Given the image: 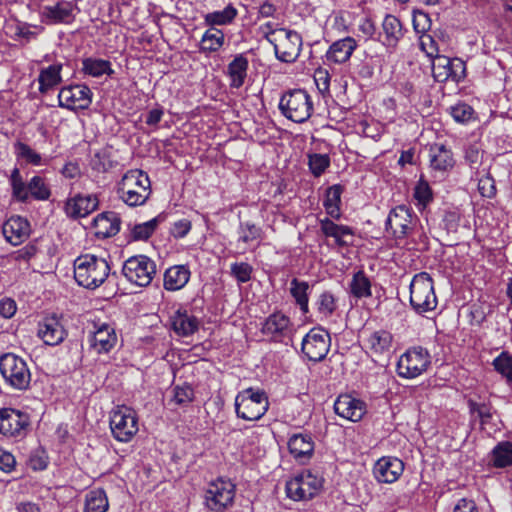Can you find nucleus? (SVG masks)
<instances>
[{"label": "nucleus", "mask_w": 512, "mask_h": 512, "mask_svg": "<svg viewBox=\"0 0 512 512\" xmlns=\"http://www.w3.org/2000/svg\"><path fill=\"white\" fill-rule=\"evenodd\" d=\"M109 273L110 266L103 257L85 254L74 261V278L84 288L96 289L104 283Z\"/></svg>", "instance_id": "1"}, {"label": "nucleus", "mask_w": 512, "mask_h": 512, "mask_svg": "<svg viewBox=\"0 0 512 512\" xmlns=\"http://www.w3.org/2000/svg\"><path fill=\"white\" fill-rule=\"evenodd\" d=\"M118 195L128 206H140L146 203L151 194L148 175L140 169L127 171L118 183Z\"/></svg>", "instance_id": "2"}, {"label": "nucleus", "mask_w": 512, "mask_h": 512, "mask_svg": "<svg viewBox=\"0 0 512 512\" xmlns=\"http://www.w3.org/2000/svg\"><path fill=\"white\" fill-rule=\"evenodd\" d=\"M265 39L273 45L276 58L283 63H294L301 52L302 36L290 29L265 31Z\"/></svg>", "instance_id": "3"}, {"label": "nucleus", "mask_w": 512, "mask_h": 512, "mask_svg": "<svg viewBox=\"0 0 512 512\" xmlns=\"http://www.w3.org/2000/svg\"><path fill=\"white\" fill-rule=\"evenodd\" d=\"M434 282L427 272L416 274L410 283V304L413 310L423 315L437 307Z\"/></svg>", "instance_id": "4"}, {"label": "nucleus", "mask_w": 512, "mask_h": 512, "mask_svg": "<svg viewBox=\"0 0 512 512\" xmlns=\"http://www.w3.org/2000/svg\"><path fill=\"white\" fill-rule=\"evenodd\" d=\"M269 408L266 393L260 389L247 388L239 392L235 398V411L239 418L247 421H257L262 418Z\"/></svg>", "instance_id": "5"}, {"label": "nucleus", "mask_w": 512, "mask_h": 512, "mask_svg": "<svg viewBox=\"0 0 512 512\" xmlns=\"http://www.w3.org/2000/svg\"><path fill=\"white\" fill-rule=\"evenodd\" d=\"M9 182L12 188V196L17 201L27 202L29 196L36 200L45 201L51 196L50 188L44 178L33 176L28 183H25L17 167L12 170Z\"/></svg>", "instance_id": "6"}, {"label": "nucleus", "mask_w": 512, "mask_h": 512, "mask_svg": "<svg viewBox=\"0 0 512 512\" xmlns=\"http://www.w3.org/2000/svg\"><path fill=\"white\" fill-rule=\"evenodd\" d=\"M279 109L287 119L296 123H303L312 115L313 103L305 90L294 89L282 95Z\"/></svg>", "instance_id": "7"}, {"label": "nucleus", "mask_w": 512, "mask_h": 512, "mask_svg": "<svg viewBox=\"0 0 512 512\" xmlns=\"http://www.w3.org/2000/svg\"><path fill=\"white\" fill-rule=\"evenodd\" d=\"M0 372L15 389L26 390L30 385V370L26 362L15 354L7 353L0 357Z\"/></svg>", "instance_id": "8"}, {"label": "nucleus", "mask_w": 512, "mask_h": 512, "mask_svg": "<svg viewBox=\"0 0 512 512\" xmlns=\"http://www.w3.org/2000/svg\"><path fill=\"white\" fill-rule=\"evenodd\" d=\"M110 429L119 442H129L138 432L136 412L127 406H118L110 414Z\"/></svg>", "instance_id": "9"}, {"label": "nucleus", "mask_w": 512, "mask_h": 512, "mask_svg": "<svg viewBox=\"0 0 512 512\" xmlns=\"http://www.w3.org/2000/svg\"><path fill=\"white\" fill-rule=\"evenodd\" d=\"M122 274L131 283L146 287L156 274V264L145 255L132 256L124 262Z\"/></svg>", "instance_id": "10"}, {"label": "nucleus", "mask_w": 512, "mask_h": 512, "mask_svg": "<svg viewBox=\"0 0 512 512\" xmlns=\"http://www.w3.org/2000/svg\"><path fill=\"white\" fill-rule=\"evenodd\" d=\"M235 485L230 480L219 478L209 483L205 491V506L213 512H224L233 504Z\"/></svg>", "instance_id": "11"}, {"label": "nucleus", "mask_w": 512, "mask_h": 512, "mask_svg": "<svg viewBox=\"0 0 512 512\" xmlns=\"http://www.w3.org/2000/svg\"><path fill=\"white\" fill-rule=\"evenodd\" d=\"M322 485V477L306 471L286 483V493L294 501L309 500L316 495Z\"/></svg>", "instance_id": "12"}, {"label": "nucleus", "mask_w": 512, "mask_h": 512, "mask_svg": "<svg viewBox=\"0 0 512 512\" xmlns=\"http://www.w3.org/2000/svg\"><path fill=\"white\" fill-rule=\"evenodd\" d=\"M430 364V356L426 349L414 347L404 353L398 363L397 372L403 378H415L422 374Z\"/></svg>", "instance_id": "13"}, {"label": "nucleus", "mask_w": 512, "mask_h": 512, "mask_svg": "<svg viewBox=\"0 0 512 512\" xmlns=\"http://www.w3.org/2000/svg\"><path fill=\"white\" fill-rule=\"evenodd\" d=\"M331 338L322 328H312L302 340L303 354L314 362L322 361L330 350Z\"/></svg>", "instance_id": "14"}, {"label": "nucleus", "mask_w": 512, "mask_h": 512, "mask_svg": "<svg viewBox=\"0 0 512 512\" xmlns=\"http://www.w3.org/2000/svg\"><path fill=\"white\" fill-rule=\"evenodd\" d=\"M30 425L29 415L12 408L0 410V434L6 437H24Z\"/></svg>", "instance_id": "15"}, {"label": "nucleus", "mask_w": 512, "mask_h": 512, "mask_svg": "<svg viewBox=\"0 0 512 512\" xmlns=\"http://www.w3.org/2000/svg\"><path fill=\"white\" fill-rule=\"evenodd\" d=\"M58 101L60 107L71 110H84L92 102V92L86 85H70L60 90Z\"/></svg>", "instance_id": "16"}, {"label": "nucleus", "mask_w": 512, "mask_h": 512, "mask_svg": "<svg viewBox=\"0 0 512 512\" xmlns=\"http://www.w3.org/2000/svg\"><path fill=\"white\" fill-rule=\"evenodd\" d=\"M413 229V212L406 205L393 208L386 220V230L397 238L406 237Z\"/></svg>", "instance_id": "17"}, {"label": "nucleus", "mask_w": 512, "mask_h": 512, "mask_svg": "<svg viewBox=\"0 0 512 512\" xmlns=\"http://www.w3.org/2000/svg\"><path fill=\"white\" fill-rule=\"evenodd\" d=\"M335 413L347 420L358 422L366 413V404L349 394L339 395L334 403Z\"/></svg>", "instance_id": "18"}, {"label": "nucleus", "mask_w": 512, "mask_h": 512, "mask_svg": "<svg viewBox=\"0 0 512 512\" xmlns=\"http://www.w3.org/2000/svg\"><path fill=\"white\" fill-rule=\"evenodd\" d=\"M98 204L99 201L96 195L77 194L67 199L65 212L72 219L86 217L98 208Z\"/></svg>", "instance_id": "19"}, {"label": "nucleus", "mask_w": 512, "mask_h": 512, "mask_svg": "<svg viewBox=\"0 0 512 512\" xmlns=\"http://www.w3.org/2000/svg\"><path fill=\"white\" fill-rule=\"evenodd\" d=\"M5 239L14 246L23 243L30 235V223L19 215L11 216L2 227Z\"/></svg>", "instance_id": "20"}, {"label": "nucleus", "mask_w": 512, "mask_h": 512, "mask_svg": "<svg viewBox=\"0 0 512 512\" xmlns=\"http://www.w3.org/2000/svg\"><path fill=\"white\" fill-rule=\"evenodd\" d=\"M37 335L45 344L54 346L63 342L67 336V332L60 319L53 315L44 318L43 321L39 323Z\"/></svg>", "instance_id": "21"}, {"label": "nucleus", "mask_w": 512, "mask_h": 512, "mask_svg": "<svg viewBox=\"0 0 512 512\" xmlns=\"http://www.w3.org/2000/svg\"><path fill=\"white\" fill-rule=\"evenodd\" d=\"M404 463L394 457H383L374 465L373 474L378 482L393 483L403 473Z\"/></svg>", "instance_id": "22"}, {"label": "nucleus", "mask_w": 512, "mask_h": 512, "mask_svg": "<svg viewBox=\"0 0 512 512\" xmlns=\"http://www.w3.org/2000/svg\"><path fill=\"white\" fill-rule=\"evenodd\" d=\"M404 33L405 30L400 19L387 14L382 22V32L379 34V40L386 48L394 50L404 37Z\"/></svg>", "instance_id": "23"}, {"label": "nucleus", "mask_w": 512, "mask_h": 512, "mask_svg": "<svg viewBox=\"0 0 512 512\" xmlns=\"http://www.w3.org/2000/svg\"><path fill=\"white\" fill-rule=\"evenodd\" d=\"M320 229L326 237L334 238L339 247L353 245L355 233L349 226L336 224L326 217L320 220Z\"/></svg>", "instance_id": "24"}, {"label": "nucleus", "mask_w": 512, "mask_h": 512, "mask_svg": "<svg viewBox=\"0 0 512 512\" xmlns=\"http://www.w3.org/2000/svg\"><path fill=\"white\" fill-rule=\"evenodd\" d=\"M173 331L181 337H188L194 334L199 328L197 317L189 313L186 309L180 307L170 317Z\"/></svg>", "instance_id": "25"}, {"label": "nucleus", "mask_w": 512, "mask_h": 512, "mask_svg": "<svg viewBox=\"0 0 512 512\" xmlns=\"http://www.w3.org/2000/svg\"><path fill=\"white\" fill-rule=\"evenodd\" d=\"M120 218L115 212H104L99 214L93 220L95 236L98 238H108L116 235L120 230Z\"/></svg>", "instance_id": "26"}, {"label": "nucleus", "mask_w": 512, "mask_h": 512, "mask_svg": "<svg viewBox=\"0 0 512 512\" xmlns=\"http://www.w3.org/2000/svg\"><path fill=\"white\" fill-rule=\"evenodd\" d=\"M356 47L357 43L352 37H345L337 40L330 45L326 52V59L327 61L336 64L345 63L350 59Z\"/></svg>", "instance_id": "27"}, {"label": "nucleus", "mask_w": 512, "mask_h": 512, "mask_svg": "<svg viewBox=\"0 0 512 512\" xmlns=\"http://www.w3.org/2000/svg\"><path fill=\"white\" fill-rule=\"evenodd\" d=\"M117 340L115 331L110 326L104 324L100 326L91 337V346L98 353L109 352Z\"/></svg>", "instance_id": "28"}, {"label": "nucleus", "mask_w": 512, "mask_h": 512, "mask_svg": "<svg viewBox=\"0 0 512 512\" xmlns=\"http://www.w3.org/2000/svg\"><path fill=\"white\" fill-rule=\"evenodd\" d=\"M189 278L190 271L186 266H172L164 274V288L169 291L179 290L188 283Z\"/></svg>", "instance_id": "29"}, {"label": "nucleus", "mask_w": 512, "mask_h": 512, "mask_svg": "<svg viewBox=\"0 0 512 512\" xmlns=\"http://www.w3.org/2000/svg\"><path fill=\"white\" fill-rule=\"evenodd\" d=\"M249 62L244 54H238L228 64L227 74L230 77V86L232 88H240L243 86L247 77Z\"/></svg>", "instance_id": "30"}, {"label": "nucleus", "mask_w": 512, "mask_h": 512, "mask_svg": "<svg viewBox=\"0 0 512 512\" xmlns=\"http://www.w3.org/2000/svg\"><path fill=\"white\" fill-rule=\"evenodd\" d=\"M430 165L434 170L447 171L454 166L452 152L443 144H434L430 148Z\"/></svg>", "instance_id": "31"}, {"label": "nucleus", "mask_w": 512, "mask_h": 512, "mask_svg": "<svg viewBox=\"0 0 512 512\" xmlns=\"http://www.w3.org/2000/svg\"><path fill=\"white\" fill-rule=\"evenodd\" d=\"M392 334L387 330H376L369 333L364 340L365 346L374 354H383L392 346Z\"/></svg>", "instance_id": "32"}, {"label": "nucleus", "mask_w": 512, "mask_h": 512, "mask_svg": "<svg viewBox=\"0 0 512 512\" xmlns=\"http://www.w3.org/2000/svg\"><path fill=\"white\" fill-rule=\"evenodd\" d=\"M288 447L295 458H310L314 451V442L309 435L295 434L289 439Z\"/></svg>", "instance_id": "33"}, {"label": "nucleus", "mask_w": 512, "mask_h": 512, "mask_svg": "<svg viewBox=\"0 0 512 512\" xmlns=\"http://www.w3.org/2000/svg\"><path fill=\"white\" fill-rule=\"evenodd\" d=\"M73 6L70 2H58L53 6L43 7L42 16L49 23L67 22L72 17Z\"/></svg>", "instance_id": "34"}, {"label": "nucleus", "mask_w": 512, "mask_h": 512, "mask_svg": "<svg viewBox=\"0 0 512 512\" xmlns=\"http://www.w3.org/2000/svg\"><path fill=\"white\" fill-rule=\"evenodd\" d=\"M61 64L50 65L47 68H43L38 76L39 91L46 93L48 90L59 85L62 81L61 78Z\"/></svg>", "instance_id": "35"}, {"label": "nucleus", "mask_w": 512, "mask_h": 512, "mask_svg": "<svg viewBox=\"0 0 512 512\" xmlns=\"http://www.w3.org/2000/svg\"><path fill=\"white\" fill-rule=\"evenodd\" d=\"M237 14V9L232 4H229L223 10L205 14L204 23L210 27L229 25L234 21Z\"/></svg>", "instance_id": "36"}, {"label": "nucleus", "mask_w": 512, "mask_h": 512, "mask_svg": "<svg viewBox=\"0 0 512 512\" xmlns=\"http://www.w3.org/2000/svg\"><path fill=\"white\" fill-rule=\"evenodd\" d=\"M290 325V319L281 313L270 315L262 326V332L266 335L283 336Z\"/></svg>", "instance_id": "37"}, {"label": "nucleus", "mask_w": 512, "mask_h": 512, "mask_svg": "<svg viewBox=\"0 0 512 512\" xmlns=\"http://www.w3.org/2000/svg\"><path fill=\"white\" fill-rule=\"evenodd\" d=\"M342 192L343 187L339 184L330 186L326 190L323 205L325 207L326 213L333 219L338 220L341 217L340 203Z\"/></svg>", "instance_id": "38"}, {"label": "nucleus", "mask_w": 512, "mask_h": 512, "mask_svg": "<svg viewBox=\"0 0 512 512\" xmlns=\"http://www.w3.org/2000/svg\"><path fill=\"white\" fill-rule=\"evenodd\" d=\"M309 288L310 285L308 282L300 281L297 278H293L290 282V294L303 314H307L309 312Z\"/></svg>", "instance_id": "39"}, {"label": "nucleus", "mask_w": 512, "mask_h": 512, "mask_svg": "<svg viewBox=\"0 0 512 512\" xmlns=\"http://www.w3.org/2000/svg\"><path fill=\"white\" fill-rule=\"evenodd\" d=\"M82 71L92 77H100L104 74L111 76L114 74L110 61L92 57L83 59Z\"/></svg>", "instance_id": "40"}, {"label": "nucleus", "mask_w": 512, "mask_h": 512, "mask_svg": "<svg viewBox=\"0 0 512 512\" xmlns=\"http://www.w3.org/2000/svg\"><path fill=\"white\" fill-rule=\"evenodd\" d=\"M490 461L497 468L512 466V443L509 441L498 443L491 452Z\"/></svg>", "instance_id": "41"}, {"label": "nucleus", "mask_w": 512, "mask_h": 512, "mask_svg": "<svg viewBox=\"0 0 512 512\" xmlns=\"http://www.w3.org/2000/svg\"><path fill=\"white\" fill-rule=\"evenodd\" d=\"M451 59L444 55H436L432 60V75L435 81L444 83L456 75L451 68Z\"/></svg>", "instance_id": "42"}, {"label": "nucleus", "mask_w": 512, "mask_h": 512, "mask_svg": "<svg viewBox=\"0 0 512 512\" xmlns=\"http://www.w3.org/2000/svg\"><path fill=\"white\" fill-rule=\"evenodd\" d=\"M108 507V498L103 489L98 488L87 493L85 512H106Z\"/></svg>", "instance_id": "43"}, {"label": "nucleus", "mask_w": 512, "mask_h": 512, "mask_svg": "<svg viewBox=\"0 0 512 512\" xmlns=\"http://www.w3.org/2000/svg\"><path fill=\"white\" fill-rule=\"evenodd\" d=\"M224 33L215 27H210L202 36L200 50L203 52H216L224 44Z\"/></svg>", "instance_id": "44"}, {"label": "nucleus", "mask_w": 512, "mask_h": 512, "mask_svg": "<svg viewBox=\"0 0 512 512\" xmlns=\"http://www.w3.org/2000/svg\"><path fill=\"white\" fill-rule=\"evenodd\" d=\"M350 291L357 298L371 296V282L364 271L360 270L353 275Z\"/></svg>", "instance_id": "45"}, {"label": "nucleus", "mask_w": 512, "mask_h": 512, "mask_svg": "<svg viewBox=\"0 0 512 512\" xmlns=\"http://www.w3.org/2000/svg\"><path fill=\"white\" fill-rule=\"evenodd\" d=\"M161 220V215H159L147 222L134 225L131 229V238L134 241L147 240L154 233Z\"/></svg>", "instance_id": "46"}, {"label": "nucleus", "mask_w": 512, "mask_h": 512, "mask_svg": "<svg viewBox=\"0 0 512 512\" xmlns=\"http://www.w3.org/2000/svg\"><path fill=\"white\" fill-rule=\"evenodd\" d=\"M239 242L249 244L262 238V229L254 223L247 221L241 222L238 229Z\"/></svg>", "instance_id": "47"}, {"label": "nucleus", "mask_w": 512, "mask_h": 512, "mask_svg": "<svg viewBox=\"0 0 512 512\" xmlns=\"http://www.w3.org/2000/svg\"><path fill=\"white\" fill-rule=\"evenodd\" d=\"M468 407L472 417H477L482 426L491 422L493 417L492 407L486 403H477L473 400H468Z\"/></svg>", "instance_id": "48"}, {"label": "nucleus", "mask_w": 512, "mask_h": 512, "mask_svg": "<svg viewBox=\"0 0 512 512\" xmlns=\"http://www.w3.org/2000/svg\"><path fill=\"white\" fill-rule=\"evenodd\" d=\"M317 310L323 317H330L337 308L334 295L329 291L321 293L316 301Z\"/></svg>", "instance_id": "49"}, {"label": "nucleus", "mask_w": 512, "mask_h": 512, "mask_svg": "<svg viewBox=\"0 0 512 512\" xmlns=\"http://www.w3.org/2000/svg\"><path fill=\"white\" fill-rule=\"evenodd\" d=\"M493 366L508 382H512V356L508 352H502L496 357Z\"/></svg>", "instance_id": "50"}, {"label": "nucleus", "mask_w": 512, "mask_h": 512, "mask_svg": "<svg viewBox=\"0 0 512 512\" xmlns=\"http://www.w3.org/2000/svg\"><path fill=\"white\" fill-rule=\"evenodd\" d=\"M16 155L18 158L24 159L27 163L32 165H40L42 157L39 153L34 151L29 145L23 142H17L15 144Z\"/></svg>", "instance_id": "51"}, {"label": "nucleus", "mask_w": 512, "mask_h": 512, "mask_svg": "<svg viewBox=\"0 0 512 512\" xmlns=\"http://www.w3.org/2000/svg\"><path fill=\"white\" fill-rule=\"evenodd\" d=\"M330 165V158L327 154H312L309 156V168L312 174L319 177Z\"/></svg>", "instance_id": "52"}, {"label": "nucleus", "mask_w": 512, "mask_h": 512, "mask_svg": "<svg viewBox=\"0 0 512 512\" xmlns=\"http://www.w3.org/2000/svg\"><path fill=\"white\" fill-rule=\"evenodd\" d=\"M474 110L466 103H458L451 107V116L456 122L467 123L473 118Z\"/></svg>", "instance_id": "53"}, {"label": "nucleus", "mask_w": 512, "mask_h": 512, "mask_svg": "<svg viewBox=\"0 0 512 512\" xmlns=\"http://www.w3.org/2000/svg\"><path fill=\"white\" fill-rule=\"evenodd\" d=\"M414 198L418 205L425 208L433 199L432 190L427 182L419 181L414 189Z\"/></svg>", "instance_id": "54"}, {"label": "nucleus", "mask_w": 512, "mask_h": 512, "mask_svg": "<svg viewBox=\"0 0 512 512\" xmlns=\"http://www.w3.org/2000/svg\"><path fill=\"white\" fill-rule=\"evenodd\" d=\"M252 272L253 268L247 262H236L231 265V275L234 276L238 282H248L251 279Z\"/></svg>", "instance_id": "55"}, {"label": "nucleus", "mask_w": 512, "mask_h": 512, "mask_svg": "<svg viewBox=\"0 0 512 512\" xmlns=\"http://www.w3.org/2000/svg\"><path fill=\"white\" fill-rule=\"evenodd\" d=\"M194 399V390L189 384L174 388V401L179 405H187Z\"/></svg>", "instance_id": "56"}, {"label": "nucleus", "mask_w": 512, "mask_h": 512, "mask_svg": "<svg viewBox=\"0 0 512 512\" xmlns=\"http://www.w3.org/2000/svg\"><path fill=\"white\" fill-rule=\"evenodd\" d=\"M478 191L486 198H493L496 195L495 180L490 174H486L478 180Z\"/></svg>", "instance_id": "57"}, {"label": "nucleus", "mask_w": 512, "mask_h": 512, "mask_svg": "<svg viewBox=\"0 0 512 512\" xmlns=\"http://www.w3.org/2000/svg\"><path fill=\"white\" fill-rule=\"evenodd\" d=\"M28 463L33 470L41 471L47 467L48 457L44 450L38 448L31 452Z\"/></svg>", "instance_id": "58"}, {"label": "nucleus", "mask_w": 512, "mask_h": 512, "mask_svg": "<svg viewBox=\"0 0 512 512\" xmlns=\"http://www.w3.org/2000/svg\"><path fill=\"white\" fill-rule=\"evenodd\" d=\"M465 160L471 168H476L481 163L482 152L476 144L469 145L465 149Z\"/></svg>", "instance_id": "59"}, {"label": "nucleus", "mask_w": 512, "mask_h": 512, "mask_svg": "<svg viewBox=\"0 0 512 512\" xmlns=\"http://www.w3.org/2000/svg\"><path fill=\"white\" fill-rule=\"evenodd\" d=\"M413 25L417 32H425L431 28V20L425 12L418 11L413 15Z\"/></svg>", "instance_id": "60"}, {"label": "nucleus", "mask_w": 512, "mask_h": 512, "mask_svg": "<svg viewBox=\"0 0 512 512\" xmlns=\"http://www.w3.org/2000/svg\"><path fill=\"white\" fill-rule=\"evenodd\" d=\"M191 230V222L187 219H182L175 222L171 228V234L175 238L185 237Z\"/></svg>", "instance_id": "61"}, {"label": "nucleus", "mask_w": 512, "mask_h": 512, "mask_svg": "<svg viewBox=\"0 0 512 512\" xmlns=\"http://www.w3.org/2000/svg\"><path fill=\"white\" fill-rule=\"evenodd\" d=\"M315 83L320 92L324 93L329 90L330 76L326 70L318 69L314 75Z\"/></svg>", "instance_id": "62"}, {"label": "nucleus", "mask_w": 512, "mask_h": 512, "mask_svg": "<svg viewBox=\"0 0 512 512\" xmlns=\"http://www.w3.org/2000/svg\"><path fill=\"white\" fill-rule=\"evenodd\" d=\"M16 302L11 298H4L0 301V315L4 318H11L16 313Z\"/></svg>", "instance_id": "63"}, {"label": "nucleus", "mask_w": 512, "mask_h": 512, "mask_svg": "<svg viewBox=\"0 0 512 512\" xmlns=\"http://www.w3.org/2000/svg\"><path fill=\"white\" fill-rule=\"evenodd\" d=\"M453 512H478V508L473 500L462 498L455 505Z\"/></svg>", "instance_id": "64"}]
</instances>
